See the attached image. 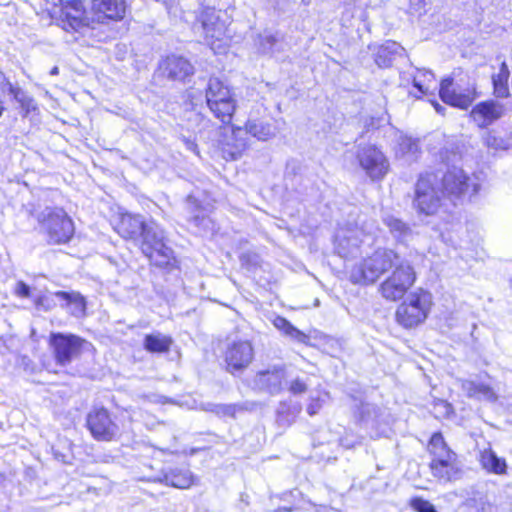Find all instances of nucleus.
Instances as JSON below:
<instances>
[{"instance_id": "49530a36", "label": "nucleus", "mask_w": 512, "mask_h": 512, "mask_svg": "<svg viewBox=\"0 0 512 512\" xmlns=\"http://www.w3.org/2000/svg\"><path fill=\"white\" fill-rule=\"evenodd\" d=\"M322 400L320 398H311L306 410L310 416L316 415L322 408Z\"/></svg>"}, {"instance_id": "5fc2aeb1", "label": "nucleus", "mask_w": 512, "mask_h": 512, "mask_svg": "<svg viewBox=\"0 0 512 512\" xmlns=\"http://www.w3.org/2000/svg\"><path fill=\"white\" fill-rule=\"evenodd\" d=\"M434 107L438 113L443 114L444 108L440 104L434 103Z\"/></svg>"}, {"instance_id": "2f4dec72", "label": "nucleus", "mask_w": 512, "mask_h": 512, "mask_svg": "<svg viewBox=\"0 0 512 512\" xmlns=\"http://www.w3.org/2000/svg\"><path fill=\"white\" fill-rule=\"evenodd\" d=\"M162 481L166 485L184 489L192 484V475L187 469H174L166 473Z\"/></svg>"}, {"instance_id": "4c0bfd02", "label": "nucleus", "mask_w": 512, "mask_h": 512, "mask_svg": "<svg viewBox=\"0 0 512 512\" xmlns=\"http://www.w3.org/2000/svg\"><path fill=\"white\" fill-rule=\"evenodd\" d=\"M419 151L420 149L418 142L411 138H404L399 143L398 152L403 156H407L409 160H415Z\"/></svg>"}, {"instance_id": "f03ea898", "label": "nucleus", "mask_w": 512, "mask_h": 512, "mask_svg": "<svg viewBox=\"0 0 512 512\" xmlns=\"http://www.w3.org/2000/svg\"><path fill=\"white\" fill-rule=\"evenodd\" d=\"M376 231V224L365 215H358L355 221H348L335 236V250L342 258H353L360 253L364 238Z\"/></svg>"}, {"instance_id": "de8ad7c7", "label": "nucleus", "mask_w": 512, "mask_h": 512, "mask_svg": "<svg viewBox=\"0 0 512 512\" xmlns=\"http://www.w3.org/2000/svg\"><path fill=\"white\" fill-rule=\"evenodd\" d=\"M274 326L281 330L285 335L286 333L288 332V329L290 328V326L292 325L287 319H285L284 317H276L275 320H274Z\"/></svg>"}, {"instance_id": "9b49d317", "label": "nucleus", "mask_w": 512, "mask_h": 512, "mask_svg": "<svg viewBox=\"0 0 512 512\" xmlns=\"http://www.w3.org/2000/svg\"><path fill=\"white\" fill-rule=\"evenodd\" d=\"M85 340L74 334L51 333L49 344L53 349L55 361L60 366L69 365L79 357Z\"/></svg>"}, {"instance_id": "9d476101", "label": "nucleus", "mask_w": 512, "mask_h": 512, "mask_svg": "<svg viewBox=\"0 0 512 512\" xmlns=\"http://www.w3.org/2000/svg\"><path fill=\"white\" fill-rule=\"evenodd\" d=\"M356 158L360 167L372 181L382 180L390 169V163L384 153L375 145H359Z\"/></svg>"}, {"instance_id": "39448f33", "label": "nucleus", "mask_w": 512, "mask_h": 512, "mask_svg": "<svg viewBox=\"0 0 512 512\" xmlns=\"http://www.w3.org/2000/svg\"><path fill=\"white\" fill-rule=\"evenodd\" d=\"M206 103L215 118L229 124L236 111L237 101L232 90L218 78H210L205 91Z\"/></svg>"}, {"instance_id": "72a5a7b5", "label": "nucleus", "mask_w": 512, "mask_h": 512, "mask_svg": "<svg viewBox=\"0 0 512 512\" xmlns=\"http://www.w3.org/2000/svg\"><path fill=\"white\" fill-rule=\"evenodd\" d=\"M187 210L189 212V221L196 227H203L205 229L210 228L212 221L210 218L206 217L200 211V206L197 203V200L188 196L186 201Z\"/></svg>"}, {"instance_id": "6e6552de", "label": "nucleus", "mask_w": 512, "mask_h": 512, "mask_svg": "<svg viewBox=\"0 0 512 512\" xmlns=\"http://www.w3.org/2000/svg\"><path fill=\"white\" fill-rule=\"evenodd\" d=\"M431 307V294L419 290L411 293L396 310L397 322L405 328H412L422 323Z\"/></svg>"}, {"instance_id": "b1692460", "label": "nucleus", "mask_w": 512, "mask_h": 512, "mask_svg": "<svg viewBox=\"0 0 512 512\" xmlns=\"http://www.w3.org/2000/svg\"><path fill=\"white\" fill-rule=\"evenodd\" d=\"M147 225L143 216L125 213L121 216L117 231L123 238L136 242Z\"/></svg>"}, {"instance_id": "4be33fe9", "label": "nucleus", "mask_w": 512, "mask_h": 512, "mask_svg": "<svg viewBox=\"0 0 512 512\" xmlns=\"http://www.w3.org/2000/svg\"><path fill=\"white\" fill-rule=\"evenodd\" d=\"M92 10L97 20H121L126 11L125 0H92Z\"/></svg>"}, {"instance_id": "aec40b11", "label": "nucleus", "mask_w": 512, "mask_h": 512, "mask_svg": "<svg viewBox=\"0 0 512 512\" xmlns=\"http://www.w3.org/2000/svg\"><path fill=\"white\" fill-rule=\"evenodd\" d=\"M504 107L502 104L490 100L478 103L470 112V117L480 128H485L502 117Z\"/></svg>"}, {"instance_id": "bb28decb", "label": "nucleus", "mask_w": 512, "mask_h": 512, "mask_svg": "<svg viewBox=\"0 0 512 512\" xmlns=\"http://www.w3.org/2000/svg\"><path fill=\"white\" fill-rule=\"evenodd\" d=\"M173 344V339L161 332H153L145 335L143 339V347L149 353H167Z\"/></svg>"}, {"instance_id": "f3484780", "label": "nucleus", "mask_w": 512, "mask_h": 512, "mask_svg": "<svg viewBox=\"0 0 512 512\" xmlns=\"http://www.w3.org/2000/svg\"><path fill=\"white\" fill-rule=\"evenodd\" d=\"M254 358V349L247 340H239L230 343L225 352V362L230 373L243 371Z\"/></svg>"}, {"instance_id": "a878e982", "label": "nucleus", "mask_w": 512, "mask_h": 512, "mask_svg": "<svg viewBox=\"0 0 512 512\" xmlns=\"http://www.w3.org/2000/svg\"><path fill=\"white\" fill-rule=\"evenodd\" d=\"M460 383L462 391L468 398L486 400L490 402H495L497 400V394L493 388L487 384L472 380H461Z\"/></svg>"}, {"instance_id": "4468645a", "label": "nucleus", "mask_w": 512, "mask_h": 512, "mask_svg": "<svg viewBox=\"0 0 512 512\" xmlns=\"http://www.w3.org/2000/svg\"><path fill=\"white\" fill-rule=\"evenodd\" d=\"M284 365H270L259 370L253 379L254 387L270 395L279 394L287 384Z\"/></svg>"}, {"instance_id": "603ef678", "label": "nucleus", "mask_w": 512, "mask_h": 512, "mask_svg": "<svg viewBox=\"0 0 512 512\" xmlns=\"http://www.w3.org/2000/svg\"><path fill=\"white\" fill-rule=\"evenodd\" d=\"M186 142V145H187V148L196 152V149H197V145L194 141H191V140H185Z\"/></svg>"}, {"instance_id": "3c124183", "label": "nucleus", "mask_w": 512, "mask_h": 512, "mask_svg": "<svg viewBox=\"0 0 512 512\" xmlns=\"http://www.w3.org/2000/svg\"><path fill=\"white\" fill-rule=\"evenodd\" d=\"M300 412H301V406L300 405L294 406L292 411H291L292 418L290 420H287V422L291 423Z\"/></svg>"}, {"instance_id": "ea45409f", "label": "nucleus", "mask_w": 512, "mask_h": 512, "mask_svg": "<svg viewBox=\"0 0 512 512\" xmlns=\"http://www.w3.org/2000/svg\"><path fill=\"white\" fill-rule=\"evenodd\" d=\"M410 506L416 512H438L432 503L421 497L412 498Z\"/></svg>"}, {"instance_id": "79ce46f5", "label": "nucleus", "mask_w": 512, "mask_h": 512, "mask_svg": "<svg viewBox=\"0 0 512 512\" xmlns=\"http://www.w3.org/2000/svg\"><path fill=\"white\" fill-rule=\"evenodd\" d=\"M307 388H308L307 382L304 379L297 377L290 382L288 390L292 394L298 395V394L305 393L307 391Z\"/></svg>"}, {"instance_id": "473e14b6", "label": "nucleus", "mask_w": 512, "mask_h": 512, "mask_svg": "<svg viewBox=\"0 0 512 512\" xmlns=\"http://www.w3.org/2000/svg\"><path fill=\"white\" fill-rule=\"evenodd\" d=\"M510 72L505 62L501 63L499 72L492 76L494 94L499 98H505L509 95L508 79Z\"/></svg>"}, {"instance_id": "4d7b16f0", "label": "nucleus", "mask_w": 512, "mask_h": 512, "mask_svg": "<svg viewBox=\"0 0 512 512\" xmlns=\"http://www.w3.org/2000/svg\"><path fill=\"white\" fill-rule=\"evenodd\" d=\"M50 74L53 75V76L58 75L59 74V68L57 66H54L51 69Z\"/></svg>"}, {"instance_id": "13d9d810", "label": "nucleus", "mask_w": 512, "mask_h": 512, "mask_svg": "<svg viewBox=\"0 0 512 512\" xmlns=\"http://www.w3.org/2000/svg\"><path fill=\"white\" fill-rule=\"evenodd\" d=\"M193 116L195 117V121H203L204 118L200 113H193Z\"/></svg>"}, {"instance_id": "09e8293b", "label": "nucleus", "mask_w": 512, "mask_h": 512, "mask_svg": "<svg viewBox=\"0 0 512 512\" xmlns=\"http://www.w3.org/2000/svg\"><path fill=\"white\" fill-rule=\"evenodd\" d=\"M15 293L20 297L28 298L30 296V287L23 281H19L16 284Z\"/></svg>"}, {"instance_id": "c85d7f7f", "label": "nucleus", "mask_w": 512, "mask_h": 512, "mask_svg": "<svg viewBox=\"0 0 512 512\" xmlns=\"http://www.w3.org/2000/svg\"><path fill=\"white\" fill-rule=\"evenodd\" d=\"M54 459L63 464H72L74 460L73 443L66 437H58L51 446Z\"/></svg>"}, {"instance_id": "393cba45", "label": "nucleus", "mask_w": 512, "mask_h": 512, "mask_svg": "<svg viewBox=\"0 0 512 512\" xmlns=\"http://www.w3.org/2000/svg\"><path fill=\"white\" fill-rule=\"evenodd\" d=\"M246 132L259 141H268L275 137V127L267 119L249 117L245 123Z\"/></svg>"}, {"instance_id": "2eb2a0df", "label": "nucleus", "mask_w": 512, "mask_h": 512, "mask_svg": "<svg viewBox=\"0 0 512 512\" xmlns=\"http://www.w3.org/2000/svg\"><path fill=\"white\" fill-rule=\"evenodd\" d=\"M439 95L442 101L451 106L467 109L476 98L474 87L462 88L454 84L452 78L443 79L440 83Z\"/></svg>"}, {"instance_id": "c03bdc74", "label": "nucleus", "mask_w": 512, "mask_h": 512, "mask_svg": "<svg viewBox=\"0 0 512 512\" xmlns=\"http://www.w3.org/2000/svg\"><path fill=\"white\" fill-rule=\"evenodd\" d=\"M286 336H289L290 338L294 339L295 341H297L299 343H303V344H308V342L310 340V338L307 334L300 331L293 325H291L290 328L288 329Z\"/></svg>"}, {"instance_id": "7ed1b4c3", "label": "nucleus", "mask_w": 512, "mask_h": 512, "mask_svg": "<svg viewBox=\"0 0 512 512\" xmlns=\"http://www.w3.org/2000/svg\"><path fill=\"white\" fill-rule=\"evenodd\" d=\"M398 262L399 256L395 251L388 248H378L352 268L350 280L354 284H373Z\"/></svg>"}, {"instance_id": "7c9ffc66", "label": "nucleus", "mask_w": 512, "mask_h": 512, "mask_svg": "<svg viewBox=\"0 0 512 512\" xmlns=\"http://www.w3.org/2000/svg\"><path fill=\"white\" fill-rule=\"evenodd\" d=\"M402 47L396 42H387L381 45L375 54V62L379 67H389Z\"/></svg>"}, {"instance_id": "f257e3e1", "label": "nucleus", "mask_w": 512, "mask_h": 512, "mask_svg": "<svg viewBox=\"0 0 512 512\" xmlns=\"http://www.w3.org/2000/svg\"><path fill=\"white\" fill-rule=\"evenodd\" d=\"M135 244L151 264L168 270L176 267L174 251L167 244L165 231L156 222H148Z\"/></svg>"}, {"instance_id": "8fccbe9b", "label": "nucleus", "mask_w": 512, "mask_h": 512, "mask_svg": "<svg viewBox=\"0 0 512 512\" xmlns=\"http://www.w3.org/2000/svg\"><path fill=\"white\" fill-rule=\"evenodd\" d=\"M217 403L203 402L199 405V409L204 412H210L215 414Z\"/></svg>"}, {"instance_id": "423d86ee", "label": "nucleus", "mask_w": 512, "mask_h": 512, "mask_svg": "<svg viewBox=\"0 0 512 512\" xmlns=\"http://www.w3.org/2000/svg\"><path fill=\"white\" fill-rule=\"evenodd\" d=\"M416 280V272L408 260H401L392 273L380 284L379 292L386 300L397 301L403 298Z\"/></svg>"}, {"instance_id": "a19ab883", "label": "nucleus", "mask_w": 512, "mask_h": 512, "mask_svg": "<svg viewBox=\"0 0 512 512\" xmlns=\"http://www.w3.org/2000/svg\"><path fill=\"white\" fill-rule=\"evenodd\" d=\"M421 75L428 82H430L434 79V75L429 70H423V71H419V74L417 76H415L413 79L414 87H416L422 94H426L428 91V87H424V84L422 83V81L420 79Z\"/></svg>"}, {"instance_id": "f704fd0d", "label": "nucleus", "mask_w": 512, "mask_h": 512, "mask_svg": "<svg viewBox=\"0 0 512 512\" xmlns=\"http://www.w3.org/2000/svg\"><path fill=\"white\" fill-rule=\"evenodd\" d=\"M482 466L489 472L504 474L506 472V461L498 457L492 450H485L481 454Z\"/></svg>"}, {"instance_id": "cd10ccee", "label": "nucleus", "mask_w": 512, "mask_h": 512, "mask_svg": "<svg viewBox=\"0 0 512 512\" xmlns=\"http://www.w3.org/2000/svg\"><path fill=\"white\" fill-rule=\"evenodd\" d=\"M248 132L244 127H233L231 137L227 140L225 145L230 149V154L237 158L248 147Z\"/></svg>"}, {"instance_id": "37998d69", "label": "nucleus", "mask_w": 512, "mask_h": 512, "mask_svg": "<svg viewBox=\"0 0 512 512\" xmlns=\"http://www.w3.org/2000/svg\"><path fill=\"white\" fill-rule=\"evenodd\" d=\"M35 306L38 310L50 311L56 306V303L51 297L43 295L35 299Z\"/></svg>"}, {"instance_id": "c756f323", "label": "nucleus", "mask_w": 512, "mask_h": 512, "mask_svg": "<svg viewBox=\"0 0 512 512\" xmlns=\"http://www.w3.org/2000/svg\"><path fill=\"white\" fill-rule=\"evenodd\" d=\"M482 140L484 145L494 151L508 150L512 145V137L501 135L496 130H488L483 136Z\"/></svg>"}, {"instance_id": "5701e85b", "label": "nucleus", "mask_w": 512, "mask_h": 512, "mask_svg": "<svg viewBox=\"0 0 512 512\" xmlns=\"http://www.w3.org/2000/svg\"><path fill=\"white\" fill-rule=\"evenodd\" d=\"M53 295L60 301V307L76 318L86 316L87 302L78 291H56Z\"/></svg>"}, {"instance_id": "6ab92c4d", "label": "nucleus", "mask_w": 512, "mask_h": 512, "mask_svg": "<svg viewBox=\"0 0 512 512\" xmlns=\"http://www.w3.org/2000/svg\"><path fill=\"white\" fill-rule=\"evenodd\" d=\"M60 2V19L64 29L78 30L88 25L86 10L81 0H60Z\"/></svg>"}, {"instance_id": "20e7f679", "label": "nucleus", "mask_w": 512, "mask_h": 512, "mask_svg": "<svg viewBox=\"0 0 512 512\" xmlns=\"http://www.w3.org/2000/svg\"><path fill=\"white\" fill-rule=\"evenodd\" d=\"M36 219L50 244L67 243L74 235V223L63 208L46 207Z\"/></svg>"}, {"instance_id": "412c9836", "label": "nucleus", "mask_w": 512, "mask_h": 512, "mask_svg": "<svg viewBox=\"0 0 512 512\" xmlns=\"http://www.w3.org/2000/svg\"><path fill=\"white\" fill-rule=\"evenodd\" d=\"M162 73L172 80H184L194 72L192 64L184 57L171 55L160 64Z\"/></svg>"}, {"instance_id": "e433bc0d", "label": "nucleus", "mask_w": 512, "mask_h": 512, "mask_svg": "<svg viewBox=\"0 0 512 512\" xmlns=\"http://www.w3.org/2000/svg\"><path fill=\"white\" fill-rule=\"evenodd\" d=\"M247 410L245 404L235 403V404H219L217 403L215 415L220 418H235L236 414L239 412H243Z\"/></svg>"}, {"instance_id": "dca6fc26", "label": "nucleus", "mask_w": 512, "mask_h": 512, "mask_svg": "<svg viewBox=\"0 0 512 512\" xmlns=\"http://www.w3.org/2000/svg\"><path fill=\"white\" fill-rule=\"evenodd\" d=\"M430 468L433 476L440 481H454L461 476V468L457 460V455L449 448L432 459Z\"/></svg>"}, {"instance_id": "864d4df0", "label": "nucleus", "mask_w": 512, "mask_h": 512, "mask_svg": "<svg viewBox=\"0 0 512 512\" xmlns=\"http://www.w3.org/2000/svg\"><path fill=\"white\" fill-rule=\"evenodd\" d=\"M285 405L282 404L278 410V414H279V421H282V417H283V414L285 413Z\"/></svg>"}, {"instance_id": "f8f14e48", "label": "nucleus", "mask_w": 512, "mask_h": 512, "mask_svg": "<svg viewBox=\"0 0 512 512\" xmlns=\"http://www.w3.org/2000/svg\"><path fill=\"white\" fill-rule=\"evenodd\" d=\"M224 12L215 8H204L199 16L195 27L199 24L204 39L208 45H213L216 41H222L227 32V22L223 18Z\"/></svg>"}, {"instance_id": "58836bf2", "label": "nucleus", "mask_w": 512, "mask_h": 512, "mask_svg": "<svg viewBox=\"0 0 512 512\" xmlns=\"http://www.w3.org/2000/svg\"><path fill=\"white\" fill-rule=\"evenodd\" d=\"M447 448L442 434L440 432L434 433L428 443V451L433 455V458Z\"/></svg>"}, {"instance_id": "c9c22d12", "label": "nucleus", "mask_w": 512, "mask_h": 512, "mask_svg": "<svg viewBox=\"0 0 512 512\" xmlns=\"http://www.w3.org/2000/svg\"><path fill=\"white\" fill-rule=\"evenodd\" d=\"M383 222L389 228L390 233L398 240H404L411 234L409 225L392 215L384 216Z\"/></svg>"}, {"instance_id": "1a4fd4ad", "label": "nucleus", "mask_w": 512, "mask_h": 512, "mask_svg": "<svg viewBox=\"0 0 512 512\" xmlns=\"http://www.w3.org/2000/svg\"><path fill=\"white\" fill-rule=\"evenodd\" d=\"M86 425L97 441L111 442L118 440L121 436L119 425L104 407L92 409L87 415Z\"/></svg>"}, {"instance_id": "ddd939ff", "label": "nucleus", "mask_w": 512, "mask_h": 512, "mask_svg": "<svg viewBox=\"0 0 512 512\" xmlns=\"http://www.w3.org/2000/svg\"><path fill=\"white\" fill-rule=\"evenodd\" d=\"M472 190L476 194L479 185L472 182L471 178L458 167H452L441 178V190L444 195L454 198H460L462 195Z\"/></svg>"}, {"instance_id": "0eeeda50", "label": "nucleus", "mask_w": 512, "mask_h": 512, "mask_svg": "<svg viewBox=\"0 0 512 512\" xmlns=\"http://www.w3.org/2000/svg\"><path fill=\"white\" fill-rule=\"evenodd\" d=\"M444 194L436 175H421L415 185L414 207L425 215L435 214L442 204Z\"/></svg>"}, {"instance_id": "a211bd4d", "label": "nucleus", "mask_w": 512, "mask_h": 512, "mask_svg": "<svg viewBox=\"0 0 512 512\" xmlns=\"http://www.w3.org/2000/svg\"><path fill=\"white\" fill-rule=\"evenodd\" d=\"M0 91L2 94L10 95L11 99L18 104L17 108L23 118L29 117L32 112L38 110L34 98L17 84L11 83L2 72H0Z\"/></svg>"}, {"instance_id": "6e6d98bb", "label": "nucleus", "mask_w": 512, "mask_h": 512, "mask_svg": "<svg viewBox=\"0 0 512 512\" xmlns=\"http://www.w3.org/2000/svg\"><path fill=\"white\" fill-rule=\"evenodd\" d=\"M341 444H342L343 446H345L346 448H352V447H354V444H353V443H350V442H348V441H346V440H341Z\"/></svg>"}, {"instance_id": "a18cd8bd", "label": "nucleus", "mask_w": 512, "mask_h": 512, "mask_svg": "<svg viewBox=\"0 0 512 512\" xmlns=\"http://www.w3.org/2000/svg\"><path fill=\"white\" fill-rule=\"evenodd\" d=\"M277 42V39L273 35H266L261 40V49L264 53H269L272 51L273 46Z\"/></svg>"}]
</instances>
